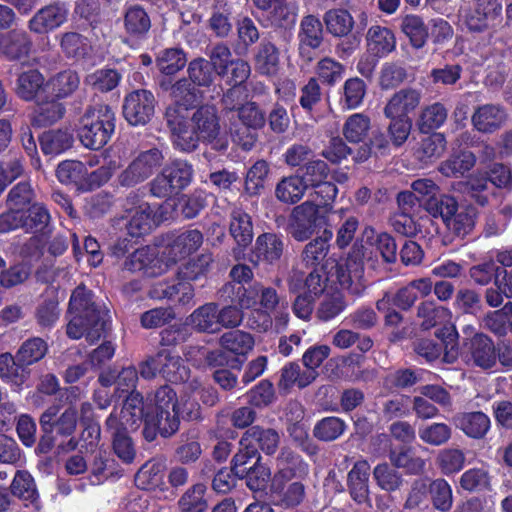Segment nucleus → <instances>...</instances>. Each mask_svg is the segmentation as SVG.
Returning a JSON list of instances; mask_svg holds the SVG:
<instances>
[{
	"mask_svg": "<svg viewBox=\"0 0 512 512\" xmlns=\"http://www.w3.org/2000/svg\"><path fill=\"white\" fill-rule=\"evenodd\" d=\"M92 296L83 286L73 291L68 309L72 317L66 329L69 338L77 340L85 336L91 344L101 338L108 325L107 312L92 301Z\"/></svg>",
	"mask_w": 512,
	"mask_h": 512,
	"instance_id": "f257e3e1",
	"label": "nucleus"
},
{
	"mask_svg": "<svg viewBox=\"0 0 512 512\" xmlns=\"http://www.w3.org/2000/svg\"><path fill=\"white\" fill-rule=\"evenodd\" d=\"M116 128V114L104 103L88 106L79 119L77 137L90 150H100L111 140Z\"/></svg>",
	"mask_w": 512,
	"mask_h": 512,
	"instance_id": "f03ea898",
	"label": "nucleus"
},
{
	"mask_svg": "<svg viewBox=\"0 0 512 512\" xmlns=\"http://www.w3.org/2000/svg\"><path fill=\"white\" fill-rule=\"evenodd\" d=\"M371 269L377 267V256L372 255L363 244L355 243L348 254L345 267H339L337 278L341 287L354 296H361L366 288L364 264Z\"/></svg>",
	"mask_w": 512,
	"mask_h": 512,
	"instance_id": "7ed1b4c3",
	"label": "nucleus"
},
{
	"mask_svg": "<svg viewBox=\"0 0 512 512\" xmlns=\"http://www.w3.org/2000/svg\"><path fill=\"white\" fill-rule=\"evenodd\" d=\"M192 164L176 159L167 164L149 183V193L159 199H168L184 190L193 180Z\"/></svg>",
	"mask_w": 512,
	"mask_h": 512,
	"instance_id": "20e7f679",
	"label": "nucleus"
},
{
	"mask_svg": "<svg viewBox=\"0 0 512 512\" xmlns=\"http://www.w3.org/2000/svg\"><path fill=\"white\" fill-rule=\"evenodd\" d=\"M164 155L158 148L141 151L117 176L120 187L132 188L147 179L162 166Z\"/></svg>",
	"mask_w": 512,
	"mask_h": 512,
	"instance_id": "39448f33",
	"label": "nucleus"
},
{
	"mask_svg": "<svg viewBox=\"0 0 512 512\" xmlns=\"http://www.w3.org/2000/svg\"><path fill=\"white\" fill-rule=\"evenodd\" d=\"M500 0H473L460 9L462 20L470 32H483L493 27L501 18Z\"/></svg>",
	"mask_w": 512,
	"mask_h": 512,
	"instance_id": "423d86ee",
	"label": "nucleus"
},
{
	"mask_svg": "<svg viewBox=\"0 0 512 512\" xmlns=\"http://www.w3.org/2000/svg\"><path fill=\"white\" fill-rule=\"evenodd\" d=\"M322 218L318 205L305 201L292 209L286 231L295 241L304 242L316 232Z\"/></svg>",
	"mask_w": 512,
	"mask_h": 512,
	"instance_id": "0eeeda50",
	"label": "nucleus"
},
{
	"mask_svg": "<svg viewBox=\"0 0 512 512\" xmlns=\"http://www.w3.org/2000/svg\"><path fill=\"white\" fill-rule=\"evenodd\" d=\"M298 55L300 59L309 64L316 58V50L324 42L323 22L318 16L308 14L302 17L297 33Z\"/></svg>",
	"mask_w": 512,
	"mask_h": 512,
	"instance_id": "6e6552de",
	"label": "nucleus"
},
{
	"mask_svg": "<svg viewBox=\"0 0 512 512\" xmlns=\"http://www.w3.org/2000/svg\"><path fill=\"white\" fill-rule=\"evenodd\" d=\"M191 123L195 133L200 136L201 142L213 144V148L219 151L227 148V142L218 138L221 125L217 108L214 105L199 106L191 116Z\"/></svg>",
	"mask_w": 512,
	"mask_h": 512,
	"instance_id": "1a4fd4ad",
	"label": "nucleus"
},
{
	"mask_svg": "<svg viewBox=\"0 0 512 512\" xmlns=\"http://www.w3.org/2000/svg\"><path fill=\"white\" fill-rule=\"evenodd\" d=\"M156 99L146 89H138L127 94L123 101V116L131 126H144L153 118Z\"/></svg>",
	"mask_w": 512,
	"mask_h": 512,
	"instance_id": "9d476101",
	"label": "nucleus"
},
{
	"mask_svg": "<svg viewBox=\"0 0 512 512\" xmlns=\"http://www.w3.org/2000/svg\"><path fill=\"white\" fill-rule=\"evenodd\" d=\"M165 118L173 135L175 147L183 152L194 151L198 147L201 138L195 133L193 127L190 128L187 122V116L182 114L181 109L168 107L166 109Z\"/></svg>",
	"mask_w": 512,
	"mask_h": 512,
	"instance_id": "9b49d317",
	"label": "nucleus"
},
{
	"mask_svg": "<svg viewBox=\"0 0 512 512\" xmlns=\"http://www.w3.org/2000/svg\"><path fill=\"white\" fill-rule=\"evenodd\" d=\"M180 427L179 409L151 411L146 413L142 435L148 442L154 441L158 435L170 438Z\"/></svg>",
	"mask_w": 512,
	"mask_h": 512,
	"instance_id": "f8f14e48",
	"label": "nucleus"
},
{
	"mask_svg": "<svg viewBox=\"0 0 512 512\" xmlns=\"http://www.w3.org/2000/svg\"><path fill=\"white\" fill-rule=\"evenodd\" d=\"M58 405L48 407L40 416L42 432H56L58 436L69 437L74 434L78 422V411L74 406L67 407L61 414Z\"/></svg>",
	"mask_w": 512,
	"mask_h": 512,
	"instance_id": "ddd939ff",
	"label": "nucleus"
},
{
	"mask_svg": "<svg viewBox=\"0 0 512 512\" xmlns=\"http://www.w3.org/2000/svg\"><path fill=\"white\" fill-rule=\"evenodd\" d=\"M69 8L64 2H54L40 8L28 21V29L39 35L52 32L67 22Z\"/></svg>",
	"mask_w": 512,
	"mask_h": 512,
	"instance_id": "4468645a",
	"label": "nucleus"
},
{
	"mask_svg": "<svg viewBox=\"0 0 512 512\" xmlns=\"http://www.w3.org/2000/svg\"><path fill=\"white\" fill-rule=\"evenodd\" d=\"M33 41L24 29L15 28L0 32V56L9 61H19L30 55Z\"/></svg>",
	"mask_w": 512,
	"mask_h": 512,
	"instance_id": "2eb2a0df",
	"label": "nucleus"
},
{
	"mask_svg": "<svg viewBox=\"0 0 512 512\" xmlns=\"http://www.w3.org/2000/svg\"><path fill=\"white\" fill-rule=\"evenodd\" d=\"M284 251L285 242L283 236L266 232L256 238L251 261L255 265L259 263L276 265L281 260Z\"/></svg>",
	"mask_w": 512,
	"mask_h": 512,
	"instance_id": "dca6fc26",
	"label": "nucleus"
},
{
	"mask_svg": "<svg viewBox=\"0 0 512 512\" xmlns=\"http://www.w3.org/2000/svg\"><path fill=\"white\" fill-rule=\"evenodd\" d=\"M422 91L413 87H405L396 91L383 108L385 117H408L420 105Z\"/></svg>",
	"mask_w": 512,
	"mask_h": 512,
	"instance_id": "f3484780",
	"label": "nucleus"
},
{
	"mask_svg": "<svg viewBox=\"0 0 512 512\" xmlns=\"http://www.w3.org/2000/svg\"><path fill=\"white\" fill-rule=\"evenodd\" d=\"M280 434L273 428H263L259 425L248 428L240 439V446H246L266 455L274 454L280 444Z\"/></svg>",
	"mask_w": 512,
	"mask_h": 512,
	"instance_id": "a211bd4d",
	"label": "nucleus"
},
{
	"mask_svg": "<svg viewBox=\"0 0 512 512\" xmlns=\"http://www.w3.org/2000/svg\"><path fill=\"white\" fill-rule=\"evenodd\" d=\"M507 114L503 107L497 104H484L475 108L471 122L478 132L492 134L506 122Z\"/></svg>",
	"mask_w": 512,
	"mask_h": 512,
	"instance_id": "6ab92c4d",
	"label": "nucleus"
},
{
	"mask_svg": "<svg viewBox=\"0 0 512 512\" xmlns=\"http://www.w3.org/2000/svg\"><path fill=\"white\" fill-rule=\"evenodd\" d=\"M229 233L237 244L234 254L241 253L253 240L254 230L251 216L240 208H234L230 213Z\"/></svg>",
	"mask_w": 512,
	"mask_h": 512,
	"instance_id": "aec40b11",
	"label": "nucleus"
},
{
	"mask_svg": "<svg viewBox=\"0 0 512 512\" xmlns=\"http://www.w3.org/2000/svg\"><path fill=\"white\" fill-rule=\"evenodd\" d=\"M333 236L331 230L325 229L323 233L308 242L300 254L302 264L307 268H323V263L330 250V240Z\"/></svg>",
	"mask_w": 512,
	"mask_h": 512,
	"instance_id": "412c9836",
	"label": "nucleus"
},
{
	"mask_svg": "<svg viewBox=\"0 0 512 512\" xmlns=\"http://www.w3.org/2000/svg\"><path fill=\"white\" fill-rule=\"evenodd\" d=\"M218 303L208 302L196 308L186 319L187 325L198 333H219Z\"/></svg>",
	"mask_w": 512,
	"mask_h": 512,
	"instance_id": "4be33fe9",
	"label": "nucleus"
},
{
	"mask_svg": "<svg viewBox=\"0 0 512 512\" xmlns=\"http://www.w3.org/2000/svg\"><path fill=\"white\" fill-rule=\"evenodd\" d=\"M468 352L473 363L484 369L493 367L499 356L492 339L483 333H477L471 338Z\"/></svg>",
	"mask_w": 512,
	"mask_h": 512,
	"instance_id": "5701e85b",
	"label": "nucleus"
},
{
	"mask_svg": "<svg viewBox=\"0 0 512 512\" xmlns=\"http://www.w3.org/2000/svg\"><path fill=\"white\" fill-rule=\"evenodd\" d=\"M453 422L456 428L473 439H482L490 429V419L481 411L458 413Z\"/></svg>",
	"mask_w": 512,
	"mask_h": 512,
	"instance_id": "b1692460",
	"label": "nucleus"
},
{
	"mask_svg": "<svg viewBox=\"0 0 512 512\" xmlns=\"http://www.w3.org/2000/svg\"><path fill=\"white\" fill-rule=\"evenodd\" d=\"M156 364L160 374L171 382H181L189 378V369L183 364L181 357L169 349L163 348L156 353Z\"/></svg>",
	"mask_w": 512,
	"mask_h": 512,
	"instance_id": "393cba45",
	"label": "nucleus"
},
{
	"mask_svg": "<svg viewBox=\"0 0 512 512\" xmlns=\"http://www.w3.org/2000/svg\"><path fill=\"white\" fill-rule=\"evenodd\" d=\"M125 33L133 39H143L151 28V19L147 11L140 5H130L125 9L124 16Z\"/></svg>",
	"mask_w": 512,
	"mask_h": 512,
	"instance_id": "a878e982",
	"label": "nucleus"
},
{
	"mask_svg": "<svg viewBox=\"0 0 512 512\" xmlns=\"http://www.w3.org/2000/svg\"><path fill=\"white\" fill-rule=\"evenodd\" d=\"M323 24L329 35L334 38H343L351 34L355 20L347 9L331 8L323 14Z\"/></svg>",
	"mask_w": 512,
	"mask_h": 512,
	"instance_id": "bb28decb",
	"label": "nucleus"
},
{
	"mask_svg": "<svg viewBox=\"0 0 512 512\" xmlns=\"http://www.w3.org/2000/svg\"><path fill=\"white\" fill-rule=\"evenodd\" d=\"M392 143L386 133L380 129L374 130L368 141L356 151L353 159L357 163L367 161L370 157H383L391 153Z\"/></svg>",
	"mask_w": 512,
	"mask_h": 512,
	"instance_id": "cd10ccee",
	"label": "nucleus"
},
{
	"mask_svg": "<svg viewBox=\"0 0 512 512\" xmlns=\"http://www.w3.org/2000/svg\"><path fill=\"white\" fill-rule=\"evenodd\" d=\"M368 51L379 58L387 56L396 48L394 33L387 27L371 26L366 34Z\"/></svg>",
	"mask_w": 512,
	"mask_h": 512,
	"instance_id": "c85d7f7f",
	"label": "nucleus"
},
{
	"mask_svg": "<svg viewBox=\"0 0 512 512\" xmlns=\"http://www.w3.org/2000/svg\"><path fill=\"white\" fill-rule=\"evenodd\" d=\"M44 86V76L37 69H30L18 75L14 91L20 99L33 101L39 98Z\"/></svg>",
	"mask_w": 512,
	"mask_h": 512,
	"instance_id": "c756f323",
	"label": "nucleus"
},
{
	"mask_svg": "<svg viewBox=\"0 0 512 512\" xmlns=\"http://www.w3.org/2000/svg\"><path fill=\"white\" fill-rule=\"evenodd\" d=\"M369 474L370 465L365 460L356 462L348 473V487L350 495L358 503H363L368 499Z\"/></svg>",
	"mask_w": 512,
	"mask_h": 512,
	"instance_id": "7c9ffc66",
	"label": "nucleus"
},
{
	"mask_svg": "<svg viewBox=\"0 0 512 512\" xmlns=\"http://www.w3.org/2000/svg\"><path fill=\"white\" fill-rule=\"evenodd\" d=\"M274 491L279 493V504L285 508H293L305 498V486L301 481H291V477L273 482Z\"/></svg>",
	"mask_w": 512,
	"mask_h": 512,
	"instance_id": "2f4dec72",
	"label": "nucleus"
},
{
	"mask_svg": "<svg viewBox=\"0 0 512 512\" xmlns=\"http://www.w3.org/2000/svg\"><path fill=\"white\" fill-rule=\"evenodd\" d=\"M202 94L199 89L188 79L180 78L172 86V99L175 106L181 109L182 114L192 107H195L201 100Z\"/></svg>",
	"mask_w": 512,
	"mask_h": 512,
	"instance_id": "473e14b6",
	"label": "nucleus"
},
{
	"mask_svg": "<svg viewBox=\"0 0 512 512\" xmlns=\"http://www.w3.org/2000/svg\"><path fill=\"white\" fill-rule=\"evenodd\" d=\"M214 259L211 253H202L178 267L177 279L181 281H197L205 278Z\"/></svg>",
	"mask_w": 512,
	"mask_h": 512,
	"instance_id": "72a5a7b5",
	"label": "nucleus"
},
{
	"mask_svg": "<svg viewBox=\"0 0 512 512\" xmlns=\"http://www.w3.org/2000/svg\"><path fill=\"white\" fill-rule=\"evenodd\" d=\"M446 145V138L442 133H432L419 142L416 158L423 164L433 163L445 153Z\"/></svg>",
	"mask_w": 512,
	"mask_h": 512,
	"instance_id": "f704fd0d",
	"label": "nucleus"
},
{
	"mask_svg": "<svg viewBox=\"0 0 512 512\" xmlns=\"http://www.w3.org/2000/svg\"><path fill=\"white\" fill-rule=\"evenodd\" d=\"M220 347L237 356H246L252 351L255 340L254 337L242 330H232L225 332L219 338Z\"/></svg>",
	"mask_w": 512,
	"mask_h": 512,
	"instance_id": "c9c22d12",
	"label": "nucleus"
},
{
	"mask_svg": "<svg viewBox=\"0 0 512 512\" xmlns=\"http://www.w3.org/2000/svg\"><path fill=\"white\" fill-rule=\"evenodd\" d=\"M203 244V234L197 229L186 230L178 234L169 244L170 254L184 258L196 252Z\"/></svg>",
	"mask_w": 512,
	"mask_h": 512,
	"instance_id": "e433bc0d",
	"label": "nucleus"
},
{
	"mask_svg": "<svg viewBox=\"0 0 512 512\" xmlns=\"http://www.w3.org/2000/svg\"><path fill=\"white\" fill-rule=\"evenodd\" d=\"M48 344L41 337H31L25 340L17 350L18 364L26 369L41 361L48 353Z\"/></svg>",
	"mask_w": 512,
	"mask_h": 512,
	"instance_id": "4c0bfd02",
	"label": "nucleus"
},
{
	"mask_svg": "<svg viewBox=\"0 0 512 512\" xmlns=\"http://www.w3.org/2000/svg\"><path fill=\"white\" fill-rule=\"evenodd\" d=\"M476 218L477 210L473 206L467 205L460 210L458 208L457 212H454L444 225L455 236L463 238L473 231Z\"/></svg>",
	"mask_w": 512,
	"mask_h": 512,
	"instance_id": "58836bf2",
	"label": "nucleus"
},
{
	"mask_svg": "<svg viewBox=\"0 0 512 512\" xmlns=\"http://www.w3.org/2000/svg\"><path fill=\"white\" fill-rule=\"evenodd\" d=\"M188 79L197 88H209L214 84L218 74L214 71L213 65L208 59L197 57L188 63Z\"/></svg>",
	"mask_w": 512,
	"mask_h": 512,
	"instance_id": "ea45409f",
	"label": "nucleus"
},
{
	"mask_svg": "<svg viewBox=\"0 0 512 512\" xmlns=\"http://www.w3.org/2000/svg\"><path fill=\"white\" fill-rule=\"evenodd\" d=\"M30 377V369L18 364L17 354H0V378L16 386H21Z\"/></svg>",
	"mask_w": 512,
	"mask_h": 512,
	"instance_id": "a19ab883",
	"label": "nucleus"
},
{
	"mask_svg": "<svg viewBox=\"0 0 512 512\" xmlns=\"http://www.w3.org/2000/svg\"><path fill=\"white\" fill-rule=\"evenodd\" d=\"M476 163L475 155L471 151H461L443 161L438 171L449 178H459L470 171Z\"/></svg>",
	"mask_w": 512,
	"mask_h": 512,
	"instance_id": "79ce46f5",
	"label": "nucleus"
},
{
	"mask_svg": "<svg viewBox=\"0 0 512 512\" xmlns=\"http://www.w3.org/2000/svg\"><path fill=\"white\" fill-rule=\"evenodd\" d=\"M279 67L278 48L270 41H262L255 54V68L263 75L276 74Z\"/></svg>",
	"mask_w": 512,
	"mask_h": 512,
	"instance_id": "37998d69",
	"label": "nucleus"
},
{
	"mask_svg": "<svg viewBox=\"0 0 512 512\" xmlns=\"http://www.w3.org/2000/svg\"><path fill=\"white\" fill-rule=\"evenodd\" d=\"M307 190L298 175L282 178L276 185L275 196L285 204H295L302 199Z\"/></svg>",
	"mask_w": 512,
	"mask_h": 512,
	"instance_id": "c03bdc74",
	"label": "nucleus"
},
{
	"mask_svg": "<svg viewBox=\"0 0 512 512\" xmlns=\"http://www.w3.org/2000/svg\"><path fill=\"white\" fill-rule=\"evenodd\" d=\"M316 376V371H301L298 363L290 362L282 368L278 385L283 389H289L293 385L304 388L312 383Z\"/></svg>",
	"mask_w": 512,
	"mask_h": 512,
	"instance_id": "a18cd8bd",
	"label": "nucleus"
},
{
	"mask_svg": "<svg viewBox=\"0 0 512 512\" xmlns=\"http://www.w3.org/2000/svg\"><path fill=\"white\" fill-rule=\"evenodd\" d=\"M50 220V213L42 203L34 202L23 209V230L26 232H42L48 226Z\"/></svg>",
	"mask_w": 512,
	"mask_h": 512,
	"instance_id": "49530a36",
	"label": "nucleus"
},
{
	"mask_svg": "<svg viewBox=\"0 0 512 512\" xmlns=\"http://www.w3.org/2000/svg\"><path fill=\"white\" fill-rule=\"evenodd\" d=\"M401 31L409 38L411 46L421 49L428 39V28L423 19L417 15H406L402 18Z\"/></svg>",
	"mask_w": 512,
	"mask_h": 512,
	"instance_id": "de8ad7c7",
	"label": "nucleus"
},
{
	"mask_svg": "<svg viewBox=\"0 0 512 512\" xmlns=\"http://www.w3.org/2000/svg\"><path fill=\"white\" fill-rule=\"evenodd\" d=\"M79 84L80 78L75 71L64 70L50 78L46 85L54 97L65 98L74 93Z\"/></svg>",
	"mask_w": 512,
	"mask_h": 512,
	"instance_id": "09e8293b",
	"label": "nucleus"
},
{
	"mask_svg": "<svg viewBox=\"0 0 512 512\" xmlns=\"http://www.w3.org/2000/svg\"><path fill=\"white\" fill-rule=\"evenodd\" d=\"M36 323L42 329H51L60 317L59 302L56 295L45 296L35 308Z\"/></svg>",
	"mask_w": 512,
	"mask_h": 512,
	"instance_id": "8fccbe9b",
	"label": "nucleus"
},
{
	"mask_svg": "<svg viewBox=\"0 0 512 512\" xmlns=\"http://www.w3.org/2000/svg\"><path fill=\"white\" fill-rule=\"evenodd\" d=\"M448 116L447 108L440 102H435L424 107L417 121L418 128L423 133H428L441 127Z\"/></svg>",
	"mask_w": 512,
	"mask_h": 512,
	"instance_id": "3c124183",
	"label": "nucleus"
},
{
	"mask_svg": "<svg viewBox=\"0 0 512 512\" xmlns=\"http://www.w3.org/2000/svg\"><path fill=\"white\" fill-rule=\"evenodd\" d=\"M425 210L434 218L440 217L445 223L459 208L456 198L449 194L440 192L424 203Z\"/></svg>",
	"mask_w": 512,
	"mask_h": 512,
	"instance_id": "603ef678",
	"label": "nucleus"
},
{
	"mask_svg": "<svg viewBox=\"0 0 512 512\" xmlns=\"http://www.w3.org/2000/svg\"><path fill=\"white\" fill-rule=\"evenodd\" d=\"M370 127L371 120L368 115L354 113L346 119L342 134L348 142L359 143L367 136Z\"/></svg>",
	"mask_w": 512,
	"mask_h": 512,
	"instance_id": "864d4df0",
	"label": "nucleus"
},
{
	"mask_svg": "<svg viewBox=\"0 0 512 512\" xmlns=\"http://www.w3.org/2000/svg\"><path fill=\"white\" fill-rule=\"evenodd\" d=\"M130 219L126 224L127 232L132 237H140L147 234L153 224V210L150 204L138 206V210L129 213Z\"/></svg>",
	"mask_w": 512,
	"mask_h": 512,
	"instance_id": "5fc2aeb1",
	"label": "nucleus"
},
{
	"mask_svg": "<svg viewBox=\"0 0 512 512\" xmlns=\"http://www.w3.org/2000/svg\"><path fill=\"white\" fill-rule=\"evenodd\" d=\"M11 493L29 503H35L39 493L32 475L24 470H18L11 483Z\"/></svg>",
	"mask_w": 512,
	"mask_h": 512,
	"instance_id": "6e6d98bb",
	"label": "nucleus"
},
{
	"mask_svg": "<svg viewBox=\"0 0 512 512\" xmlns=\"http://www.w3.org/2000/svg\"><path fill=\"white\" fill-rule=\"evenodd\" d=\"M409 396L395 395L382 401L379 408V417L385 422L402 419L410 414Z\"/></svg>",
	"mask_w": 512,
	"mask_h": 512,
	"instance_id": "4d7b16f0",
	"label": "nucleus"
},
{
	"mask_svg": "<svg viewBox=\"0 0 512 512\" xmlns=\"http://www.w3.org/2000/svg\"><path fill=\"white\" fill-rule=\"evenodd\" d=\"M187 63L186 55L182 49L168 48L160 51L156 57L158 70L165 75H174Z\"/></svg>",
	"mask_w": 512,
	"mask_h": 512,
	"instance_id": "13d9d810",
	"label": "nucleus"
},
{
	"mask_svg": "<svg viewBox=\"0 0 512 512\" xmlns=\"http://www.w3.org/2000/svg\"><path fill=\"white\" fill-rule=\"evenodd\" d=\"M73 144V135L67 130H50L40 137L41 149L45 154H59Z\"/></svg>",
	"mask_w": 512,
	"mask_h": 512,
	"instance_id": "bf43d9fd",
	"label": "nucleus"
},
{
	"mask_svg": "<svg viewBox=\"0 0 512 512\" xmlns=\"http://www.w3.org/2000/svg\"><path fill=\"white\" fill-rule=\"evenodd\" d=\"M156 261V255L153 248L144 246L134 250L127 256L123 262V270L129 272H143L146 275H151L149 270L151 265Z\"/></svg>",
	"mask_w": 512,
	"mask_h": 512,
	"instance_id": "052dcab7",
	"label": "nucleus"
},
{
	"mask_svg": "<svg viewBox=\"0 0 512 512\" xmlns=\"http://www.w3.org/2000/svg\"><path fill=\"white\" fill-rule=\"evenodd\" d=\"M407 70L399 62H385L379 72L378 84L382 90L399 87L407 79Z\"/></svg>",
	"mask_w": 512,
	"mask_h": 512,
	"instance_id": "680f3d73",
	"label": "nucleus"
},
{
	"mask_svg": "<svg viewBox=\"0 0 512 512\" xmlns=\"http://www.w3.org/2000/svg\"><path fill=\"white\" fill-rule=\"evenodd\" d=\"M35 197L36 193L30 181H20L8 192L6 199L7 207L23 211V209L34 203Z\"/></svg>",
	"mask_w": 512,
	"mask_h": 512,
	"instance_id": "e2e57ef3",
	"label": "nucleus"
},
{
	"mask_svg": "<svg viewBox=\"0 0 512 512\" xmlns=\"http://www.w3.org/2000/svg\"><path fill=\"white\" fill-rule=\"evenodd\" d=\"M433 507L441 512H448L453 504L451 486L442 478L435 479L428 484Z\"/></svg>",
	"mask_w": 512,
	"mask_h": 512,
	"instance_id": "0e129e2a",
	"label": "nucleus"
},
{
	"mask_svg": "<svg viewBox=\"0 0 512 512\" xmlns=\"http://www.w3.org/2000/svg\"><path fill=\"white\" fill-rule=\"evenodd\" d=\"M269 164L265 160L256 161L248 170L245 179L244 192L248 196H256L264 189V183L269 174Z\"/></svg>",
	"mask_w": 512,
	"mask_h": 512,
	"instance_id": "69168bd1",
	"label": "nucleus"
},
{
	"mask_svg": "<svg viewBox=\"0 0 512 512\" xmlns=\"http://www.w3.org/2000/svg\"><path fill=\"white\" fill-rule=\"evenodd\" d=\"M346 429V423L339 417H325L318 421L313 429V435L320 441L330 442L339 438Z\"/></svg>",
	"mask_w": 512,
	"mask_h": 512,
	"instance_id": "338daca9",
	"label": "nucleus"
},
{
	"mask_svg": "<svg viewBox=\"0 0 512 512\" xmlns=\"http://www.w3.org/2000/svg\"><path fill=\"white\" fill-rule=\"evenodd\" d=\"M205 491L203 484H195L189 488L178 501L181 512H205L208 507L204 498Z\"/></svg>",
	"mask_w": 512,
	"mask_h": 512,
	"instance_id": "774afa93",
	"label": "nucleus"
}]
</instances>
